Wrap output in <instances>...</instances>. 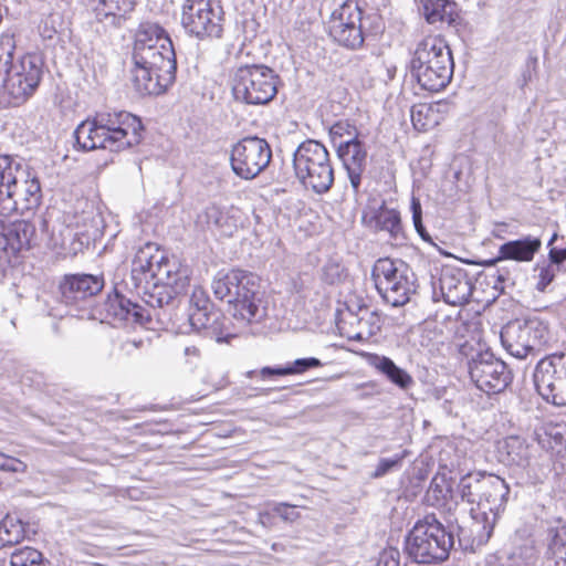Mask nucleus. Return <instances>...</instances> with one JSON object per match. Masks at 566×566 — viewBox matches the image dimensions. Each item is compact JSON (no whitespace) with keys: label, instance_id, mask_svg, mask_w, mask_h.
Instances as JSON below:
<instances>
[{"label":"nucleus","instance_id":"423d86ee","mask_svg":"<svg viewBox=\"0 0 566 566\" xmlns=\"http://www.w3.org/2000/svg\"><path fill=\"white\" fill-rule=\"evenodd\" d=\"M190 269L176 258H168L151 242L140 247L133 259L132 277L136 286L158 284L185 291L189 284Z\"/></svg>","mask_w":566,"mask_h":566},{"label":"nucleus","instance_id":"c03bdc74","mask_svg":"<svg viewBox=\"0 0 566 566\" xmlns=\"http://www.w3.org/2000/svg\"><path fill=\"white\" fill-rule=\"evenodd\" d=\"M344 268L335 261L327 262L322 270V279L328 284H335L343 277Z\"/></svg>","mask_w":566,"mask_h":566},{"label":"nucleus","instance_id":"bb28decb","mask_svg":"<svg viewBox=\"0 0 566 566\" xmlns=\"http://www.w3.org/2000/svg\"><path fill=\"white\" fill-rule=\"evenodd\" d=\"M35 234V227L25 220L12 222L4 229L3 240L4 249L12 253H18L24 249H29L31 241Z\"/></svg>","mask_w":566,"mask_h":566},{"label":"nucleus","instance_id":"603ef678","mask_svg":"<svg viewBox=\"0 0 566 566\" xmlns=\"http://www.w3.org/2000/svg\"><path fill=\"white\" fill-rule=\"evenodd\" d=\"M549 261L558 266L566 260V247L565 248H551L548 253Z\"/></svg>","mask_w":566,"mask_h":566},{"label":"nucleus","instance_id":"37998d69","mask_svg":"<svg viewBox=\"0 0 566 566\" xmlns=\"http://www.w3.org/2000/svg\"><path fill=\"white\" fill-rule=\"evenodd\" d=\"M180 360L189 370H195L201 361V350L195 345L182 348Z\"/></svg>","mask_w":566,"mask_h":566},{"label":"nucleus","instance_id":"4468645a","mask_svg":"<svg viewBox=\"0 0 566 566\" xmlns=\"http://www.w3.org/2000/svg\"><path fill=\"white\" fill-rule=\"evenodd\" d=\"M181 23L186 32L200 40L220 39L223 33L224 11L219 0H186Z\"/></svg>","mask_w":566,"mask_h":566},{"label":"nucleus","instance_id":"79ce46f5","mask_svg":"<svg viewBox=\"0 0 566 566\" xmlns=\"http://www.w3.org/2000/svg\"><path fill=\"white\" fill-rule=\"evenodd\" d=\"M407 455L405 450L400 454H396L394 458H381L378 465L373 474L374 478H380L391 471L394 468L400 467L401 461Z\"/></svg>","mask_w":566,"mask_h":566},{"label":"nucleus","instance_id":"49530a36","mask_svg":"<svg viewBox=\"0 0 566 566\" xmlns=\"http://www.w3.org/2000/svg\"><path fill=\"white\" fill-rule=\"evenodd\" d=\"M27 465L17 458L8 457L0 452V470L6 472H24Z\"/></svg>","mask_w":566,"mask_h":566},{"label":"nucleus","instance_id":"680f3d73","mask_svg":"<svg viewBox=\"0 0 566 566\" xmlns=\"http://www.w3.org/2000/svg\"><path fill=\"white\" fill-rule=\"evenodd\" d=\"M233 212H238V209H234V210L232 209V210H230V213H232V214H233Z\"/></svg>","mask_w":566,"mask_h":566},{"label":"nucleus","instance_id":"393cba45","mask_svg":"<svg viewBox=\"0 0 566 566\" xmlns=\"http://www.w3.org/2000/svg\"><path fill=\"white\" fill-rule=\"evenodd\" d=\"M499 458L505 465L527 469L531 464V447L520 437H507L499 443Z\"/></svg>","mask_w":566,"mask_h":566},{"label":"nucleus","instance_id":"3c124183","mask_svg":"<svg viewBox=\"0 0 566 566\" xmlns=\"http://www.w3.org/2000/svg\"><path fill=\"white\" fill-rule=\"evenodd\" d=\"M289 375V368L287 364L283 367H263L260 370V376L265 379L272 376H287Z\"/></svg>","mask_w":566,"mask_h":566},{"label":"nucleus","instance_id":"0eeeda50","mask_svg":"<svg viewBox=\"0 0 566 566\" xmlns=\"http://www.w3.org/2000/svg\"><path fill=\"white\" fill-rule=\"evenodd\" d=\"M452 53L441 36L424 38L418 45L410 62V71L418 84L427 91L444 88L453 74Z\"/></svg>","mask_w":566,"mask_h":566},{"label":"nucleus","instance_id":"c9c22d12","mask_svg":"<svg viewBox=\"0 0 566 566\" xmlns=\"http://www.w3.org/2000/svg\"><path fill=\"white\" fill-rule=\"evenodd\" d=\"M10 566H46V563L40 551L25 546L11 553Z\"/></svg>","mask_w":566,"mask_h":566},{"label":"nucleus","instance_id":"39448f33","mask_svg":"<svg viewBox=\"0 0 566 566\" xmlns=\"http://www.w3.org/2000/svg\"><path fill=\"white\" fill-rule=\"evenodd\" d=\"M213 294L227 300L234 318L244 323H258L266 315L254 274L241 270L219 272L211 284Z\"/></svg>","mask_w":566,"mask_h":566},{"label":"nucleus","instance_id":"7c9ffc66","mask_svg":"<svg viewBox=\"0 0 566 566\" xmlns=\"http://www.w3.org/2000/svg\"><path fill=\"white\" fill-rule=\"evenodd\" d=\"M410 116L413 127L419 132H426L436 127L440 120L438 105L427 103L413 105Z\"/></svg>","mask_w":566,"mask_h":566},{"label":"nucleus","instance_id":"de8ad7c7","mask_svg":"<svg viewBox=\"0 0 566 566\" xmlns=\"http://www.w3.org/2000/svg\"><path fill=\"white\" fill-rule=\"evenodd\" d=\"M376 566H400V552L394 547L384 549Z\"/></svg>","mask_w":566,"mask_h":566},{"label":"nucleus","instance_id":"f3484780","mask_svg":"<svg viewBox=\"0 0 566 566\" xmlns=\"http://www.w3.org/2000/svg\"><path fill=\"white\" fill-rule=\"evenodd\" d=\"M272 150L265 139L245 137L233 145L230 164L233 172L242 179H253L270 164Z\"/></svg>","mask_w":566,"mask_h":566},{"label":"nucleus","instance_id":"bf43d9fd","mask_svg":"<svg viewBox=\"0 0 566 566\" xmlns=\"http://www.w3.org/2000/svg\"><path fill=\"white\" fill-rule=\"evenodd\" d=\"M506 280V276L503 273L497 274V282L503 283Z\"/></svg>","mask_w":566,"mask_h":566},{"label":"nucleus","instance_id":"9b49d317","mask_svg":"<svg viewBox=\"0 0 566 566\" xmlns=\"http://www.w3.org/2000/svg\"><path fill=\"white\" fill-rule=\"evenodd\" d=\"M509 493L510 488L502 478L486 475L476 506L470 509L478 545H485L491 538L499 515L507 502Z\"/></svg>","mask_w":566,"mask_h":566},{"label":"nucleus","instance_id":"b1692460","mask_svg":"<svg viewBox=\"0 0 566 566\" xmlns=\"http://www.w3.org/2000/svg\"><path fill=\"white\" fill-rule=\"evenodd\" d=\"M366 224L375 231H385L394 240L402 239L400 213L382 203L379 208L364 216Z\"/></svg>","mask_w":566,"mask_h":566},{"label":"nucleus","instance_id":"052dcab7","mask_svg":"<svg viewBox=\"0 0 566 566\" xmlns=\"http://www.w3.org/2000/svg\"><path fill=\"white\" fill-rule=\"evenodd\" d=\"M366 314H368V311H365ZM370 318H374V314L369 313Z\"/></svg>","mask_w":566,"mask_h":566},{"label":"nucleus","instance_id":"1a4fd4ad","mask_svg":"<svg viewBox=\"0 0 566 566\" xmlns=\"http://www.w3.org/2000/svg\"><path fill=\"white\" fill-rule=\"evenodd\" d=\"M453 544V535L434 515H427L409 532L406 551L415 562L431 564L446 560Z\"/></svg>","mask_w":566,"mask_h":566},{"label":"nucleus","instance_id":"4be33fe9","mask_svg":"<svg viewBox=\"0 0 566 566\" xmlns=\"http://www.w3.org/2000/svg\"><path fill=\"white\" fill-rule=\"evenodd\" d=\"M336 150L347 171L350 186L354 192L357 193L361 185L363 172L366 168L367 150L358 137L352 142L338 143Z\"/></svg>","mask_w":566,"mask_h":566},{"label":"nucleus","instance_id":"6ab92c4d","mask_svg":"<svg viewBox=\"0 0 566 566\" xmlns=\"http://www.w3.org/2000/svg\"><path fill=\"white\" fill-rule=\"evenodd\" d=\"M438 291L447 304L462 306L469 302L473 285L464 270L447 266L441 271L438 281L433 283V294L437 295Z\"/></svg>","mask_w":566,"mask_h":566},{"label":"nucleus","instance_id":"864d4df0","mask_svg":"<svg viewBox=\"0 0 566 566\" xmlns=\"http://www.w3.org/2000/svg\"><path fill=\"white\" fill-rule=\"evenodd\" d=\"M565 543H566V541L563 537V535L560 534V532L556 531L551 541V548H553V549L562 548L565 546Z\"/></svg>","mask_w":566,"mask_h":566},{"label":"nucleus","instance_id":"5701e85b","mask_svg":"<svg viewBox=\"0 0 566 566\" xmlns=\"http://www.w3.org/2000/svg\"><path fill=\"white\" fill-rule=\"evenodd\" d=\"M541 248L542 240L538 237L526 235L517 240H511L500 245L497 256L486 261V264L494 265L503 260L531 262Z\"/></svg>","mask_w":566,"mask_h":566},{"label":"nucleus","instance_id":"9d476101","mask_svg":"<svg viewBox=\"0 0 566 566\" xmlns=\"http://www.w3.org/2000/svg\"><path fill=\"white\" fill-rule=\"evenodd\" d=\"M230 84L235 101L248 105H264L277 93V76L263 64H243L234 67Z\"/></svg>","mask_w":566,"mask_h":566},{"label":"nucleus","instance_id":"09e8293b","mask_svg":"<svg viewBox=\"0 0 566 566\" xmlns=\"http://www.w3.org/2000/svg\"><path fill=\"white\" fill-rule=\"evenodd\" d=\"M273 512L277 514L282 520L287 522H294L300 517L298 512L295 510V506L286 504V503H277L273 507Z\"/></svg>","mask_w":566,"mask_h":566},{"label":"nucleus","instance_id":"20e7f679","mask_svg":"<svg viewBox=\"0 0 566 566\" xmlns=\"http://www.w3.org/2000/svg\"><path fill=\"white\" fill-rule=\"evenodd\" d=\"M38 176L8 155H0V217L32 212L41 203Z\"/></svg>","mask_w":566,"mask_h":566},{"label":"nucleus","instance_id":"4c0bfd02","mask_svg":"<svg viewBox=\"0 0 566 566\" xmlns=\"http://www.w3.org/2000/svg\"><path fill=\"white\" fill-rule=\"evenodd\" d=\"M411 212H412V222L417 233L420 238L429 243H432V239L430 234L427 232L423 223H422V209L420 200L417 197L411 198Z\"/></svg>","mask_w":566,"mask_h":566},{"label":"nucleus","instance_id":"7ed1b4c3","mask_svg":"<svg viewBox=\"0 0 566 566\" xmlns=\"http://www.w3.org/2000/svg\"><path fill=\"white\" fill-rule=\"evenodd\" d=\"M15 48L12 34L0 35V78L3 98L10 106H19L34 94L44 66L38 54L28 53L14 59Z\"/></svg>","mask_w":566,"mask_h":566},{"label":"nucleus","instance_id":"e433bc0d","mask_svg":"<svg viewBox=\"0 0 566 566\" xmlns=\"http://www.w3.org/2000/svg\"><path fill=\"white\" fill-rule=\"evenodd\" d=\"M329 136L335 148L340 142H352L358 137L357 128L348 120H338L329 128Z\"/></svg>","mask_w":566,"mask_h":566},{"label":"nucleus","instance_id":"a19ab883","mask_svg":"<svg viewBox=\"0 0 566 566\" xmlns=\"http://www.w3.org/2000/svg\"><path fill=\"white\" fill-rule=\"evenodd\" d=\"M323 363L315 357L297 358L287 364L289 375H300L314 368L322 367Z\"/></svg>","mask_w":566,"mask_h":566},{"label":"nucleus","instance_id":"58836bf2","mask_svg":"<svg viewBox=\"0 0 566 566\" xmlns=\"http://www.w3.org/2000/svg\"><path fill=\"white\" fill-rule=\"evenodd\" d=\"M557 268L552 262L549 264L537 265L535 271L537 272L538 281L536 283V289L541 292H544L546 287L553 282L556 275Z\"/></svg>","mask_w":566,"mask_h":566},{"label":"nucleus","instance_id":"a18cd8bd","mask_svg":"<svg viewBox=\"0 0 566 566\" xmlns=\"http://www.w3.org/2000/svg\"><path fill=\"white\" fill-rule=\"evenodd\" d=\"M210 300L206 291L200 286H195L189 298V312L190 310H205L210 308Z\"/></svg>","mask_w":566,"mask_h":566},{"label":"nucleus","instance_id":"412c9836","mask_svg":"<svg viewBox=\"0 0 566 566\" xmlns=\"http://www.w3.org/2000/svg\"><path fill=\"white\" fill-rule=\"evenodd\" d=\"M104 286L102 276L92 274H73L65 276L60 285L62 302L77 305L81 301L97 294Z\"/></svg>","mask_w":566,"mask_h":566},{"label":"nucleus","instance_id":"2eb2a0df","mask_svg":"<svg viewBox=\"0 0 566 566\" xmlns=\"http://www.w3.org/2000/svg\"><path fill=\"white\" fill-rule=\"evenodd\" d=\"M363 10L358 0H345L331 13L326 28L329 36L339 45L356 50L364 44Z\"/></svg>","mask_w":566,"mask_h":566},{"label":"nucleus","instance_id":"f8f14e48","mask_svg":"<svg viewBox=\"0 0 566 566\" xmlns=\"http://www.w3.org/2000/svg\"><path fill=\"white\" fill-rule=\"evenodd\" d=\"M371 275L378 293L392 306L405 305L415 292L413 274L401 260H377Z\"/></svg>","mask_w":566,"mask_h":566},{"label":"nucleus","instance_id":"f704fd0d","mask_svg":"<svg viewBox=\"0 0 566 566\" xmlns=\"http://www.w3.org/2000/svg\"><path fill=\"white\" fill-rule=\"evenodd\" d=\"M143 285L144 289L148 291L149 296L146 303L150 307H164L165 305H169L175 300V297L182 292L177 291L172 286H166L161 283Z\"/></svg>","mask_w":566,"mask_h":566},{"label":"nucleus","instance_id":"ddd939ff","mask_svg":"<svg viewBox=\"0 0 566 566\" xmlns=\"http://www.w3.org/2000/svg\"><path fill=\"white\" fill-rule=\"evenodd\" d=\"M500 338L511 356L524 359L547 343L548 327L536 316L515 319L502 328Z\"/></svg>","mask_w":566,"mask_h":566},{"label":"nucleus","instance_id":"a878e982","mask_svg":"<svg viewBox=\"0 0 566 566\" xmlns=\"http://www.w3.org/2000/svg\"><path fill=\"white\" fill-rule=\"evenodd\" d=\"M86 6L98 21L109 20L119 24L133 11L135 3L133 0H87Z\"/></svg>","mask_w":566,"mask_h":566},{"label":"nucleus","instance_id":"6e6552de","mask_svg":"<svg viewBox=\"0 0 566 566\" xmlns=\"http://www.w3.org/2000/svg\"><path fill=\"white\" fill-rule=\"evenodd\" d=\"M293 168L298 181L316 195L326 193L334 184V169L326 147L314 139L298 145L293 155Z\"/></svg>","mask_w":566,"mask_h":566},{"label":"nucleus","instance_id":"5fc2aeb1","mask_svg":"<svg viewBox=\"0 0 566 566\" xmlns=\"http://www.w3.org/2000/svg\"><path fill=\"white\" fill-rule=\"evenodd\" d=\"M142 344V340H126L122 344V349L126 353H130L133 349H137Z\"/></svg>","mask_w":566,"mask_h":566},{"label":"nucleus","instance_id":"c85d7f7f","mask_svg":"<svg viewBox=\"0 0 566 566\" xmlns=\"http://www.w3.org/2000/svg\"><path fill=\"white\" fill-rule=\"evenodd\" d=\"M368 363L402 390H407L413 385L412 377L405 369L397 366L389 357L374 354L369 356Z\"/></svg>","mask_w":566,"mask_h":566},{"label":"nucleus","instance_id":"4d7b16f0","mask_svg":"<svg viewBox=\"0 0 566 566\" xmlns=\"http://www.w3.org/2000/svg\"><path fill=\"white\" fill-rule=\"evenodd\" d=\"M556 239H557V233H554L553 237L551 238V240L548 241L547 245L549 248H554L553 243L555 242Z\"/></svg>","mask_w":566,"mask_h":566},{"label":"nucleus","instance_id":"ea45409f","mask_svg":"<svg viewBox=\"0 0 566 566\" xmlns=\"http://www.w3.org/2000/svg\"><path fill=\"white\" fill-rule=\"evenodd\" d=\"M450 492V486L444 476L436 475L430 482L428 496L433 497L434 501L439 503L441 500H446Z\"/></svg>","mask_w":566,"mask_h":566},{"label":"nucleus","instance_id":"13d9d810","mask_svg":"<svg viewBox=\"0 0 566 566\" xmlns=\"http://www.w3.org/2000/svg\"><path fill=\"white\" fill-rule=\"evenodd\" d=\"M556 239H557V233H554L553 237L551 238V240L548 241L547 245L549 248H554L553 243L555 242Z\"/></svg>","mask_w":566,"mask_h":566},{"label":"nucleus","instance_id":"6e6d98bb","mask_svg":"<svg viewBox=\"0 0 566 566\" xmlns=\"http://www.w3.org/2000/svg\"><path fill=\"white\" fill-rule=\"evenodd\" d=\"M52 244L54 248H57V247H63L64 245V240H55L54 238H52Z\"/></svg>","mask_w":566,"mask_h":566},{"label":"nucleus","instance_id":"aec40b11","mask_svg":"<svg viewBox=\"0 0 566 566\" xmlns=\"http://www.w3.org/2000/svg\"><path fill=\"white\" fill-rule=\"evenodd\" d=\"M102 313L113 323L143 324L150 317L146 308L123 296L117 289L103 303Z\"/></svg>","mask_w":566,"mask_h":566},{"label":"nucleus","instance_id":"8fccbe9b","mask_svg":"<svg viewBox=\"0 0 566 566\" xmlns=\"http://www.w3.org/2000/svg\"><path fill=\"white\" fill-rule=\"evenodd\" d=\"M358 324L361 326L359 328L358 332H356L355 334H349L348 337L350 339H355V340H363L371 335H374L376 333V331L379 329V327H374L373 325H368V319H366L365 317H360L358 319Z\"/></svg>","mask_w":566,"mask_h":566},{"label":"nucleus","instance_id":"f257e3e1","mask_svg":"<svg viewBox=\"0 0 566 566\" xmlns=\"http://www.w3.org/2000/svg\"><path fill=\"white\" fill-rule=\"evenodd\" d=\"M133 84L142 95H159L175 81L177 62L171 39L157 23L143 22L135 34Z\"/></svg>","mask_w":566,"mask_h":566},{"label":"nucleus","instance_id":"cd10ccee","mask_svg":"<svg viewBox=\"0 0 566 566\" xmlns=\"http://www.w3.org/2000/svg\"><path fill=\"white\" fill-rule=\"evenodd\" d=\"M221 318V313L213 311L212 307L190 310V312H188L189 331H205L208 335L216 336L220 339V336L223 335Z\"/></svg>","mask_w":566,"mask_h":566},{"label":"nucleus","instance_id":"72a5a7b5","mask_svg":"<svg viewBox=\"0 0 566 566\" xmlns=\"http://www.w3.org/2000/svg\"><path fill=\"white\" fill-rule=\"evenodd\" d=\"M24 533L22 522L7 515L0 522V548L20 543L24 538Z\"/></svg>","mask_w":566,"mask_h":566},{"label":"nucleus","instance_id":"2f4dec72","mask_svg":"<svg viewBox=\"0 0 566 566\" xmlns=\"http://www.w3.org/2000/svg\"><path fill=\"white\" fill-rule=\"evenodd\" d=\"M207 223L214 226L223 234L231 235L238 227V220L230 210L221 208L217 205H211L205 212Z\"/></svg>","mask_w":566,"mask_h":566},{"label":"nucleus","instance_id":"f03ea898","mask_svg":"<svg viewBox=\"0 0 566 566\" xmlns=\"http://www.w3.org/2000/svg\"><path fill=\"white\" fill-rule=\"evenodd\" d=\"M140 119L127 112L101 113L82 122L74 132L76 145L84 151L97 148L120 151L142 140Z\"/></svg>","mask_w":566,"mask_h":566},{"label":"nucleus","instance_id":"dca6fc26","mask_svg":"<svg viewBox=\"0 0 566 566\" xmlns=\"http://www.w3.org/2000/svg\"><path fill=\"white\" fill-rule=\"evenodd\" d=\"M533 377L543 399L555 406H566V354H553L542 358Z\"/></svg>","mask_w":566,"mask_h":566},{"label":"nucleus","instance_id":"c756f323","mask_svg":"<svg viewBox=\"0 0 566 566\" xmlns=\"http://www.w3.org/2000/svg\"><path fill=\"white\" fill-rule=\"evenodd\" d=\"M420 10L428 23L453 21L454 2L450 0H419Z\"/></svg>","mask_w":566,"mask_h":566},{"label":"nucleus","instance_id":"a211bd4d","mask_svg":"<svg viewBox=\"0 0 566 566\" xmlns=\"http://www.w3.org/2000/svg\"><path fill=\"white\" fill-rule=\"evenodd\" d=\"M469 374L476 388L488 395L503 391L512 380L506 364L488 350L469 361Z\"/></svg>","mask_w":566,"mask_h":566},{"label":"nucleus","instance_id":"473e14b6","mask_svg":"<svg viewBox=\"0 0 566 566\" xmlns=\"http://www.w3.org/2000/svg\"><path fill=\"white\" fill-rule=\"evenodd\" d=\"M486 475L481 472L468 473L461 478L458 484V493L462 501L476 504Z\"/></svg>","mask_w":566,"mask_h":566}]
</instances>
